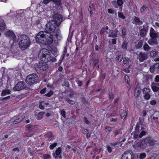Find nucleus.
<instances>
[{
    "label": "nucleus",
    "mask_w": 159,
    "mask_h": 159,
    "mask_svg": "<svg viewBox=\"0 0 159 159\" xmlns=\"http://www.w3.org/2000/svg\"><path fill=\"white\" fill-rule=\"evenodd\" d=\"M57 25L54 20H51L48 22L46 24L45 27V30L47 31L46 33H52L54 34V41H58L61 40L62 38L61 31L59 30H56L55 32H54L55 30Z\"/></svg>",
    "instance_id": "1"
},
{
    "label": "nucleus",
    "mask_w": 159,
    "mask_h": 159,
    "mask_svg": "<svg viewBox=\"0 0 159 159\" xmlns=\"http://www.w3.org/2000/svg\"><path fill=\"white\" fill-rule=\"evenodd\" d=\"M53 35L46 31H40L37 35L36 40L37 43L44 44H51L53 41Z\"/></svg>",
    "instance_id": "2"
},
{
    "label": "nucleus",
    "mask_w": 159,
    "mask_h": 159,
    "mask_svg": "<svg viewBox=\"0 0 159 159\" xmlns=\"http://www.w3.org/2000/svg\"><path fill=\"white\" fill-rule=\"evenodd\" d=\"M38 56L41 61L45 63L50 61L55 62L56 59L55 57H52L50 52L47 49H41L39 53Z\"/></svg>",
    "instance_id": "3"
},
{
    "label": "nucleus",
    "mask_w": 159,
    "mask_h": 159,
    "mask_svg": "<svg viewBox=\"0 0 159 159\" xmlns=\"http://www.w3.org/2000/svg\"><path fill=\"white\" fill-rule=\"evenodd\" d=\"M18 42L19 47L22 50L27 49L31 43L29 37L25 35H21L19 37Z\"/></svg>",
    "instance_id": "4"
},
{
    "label": "nucleus",
    "mask_w": 159,
    "mask_h": 159,
    "mask_svg": "<svg viewBox=\"0 0 159 159\" xmlns=\"http://www.w3.org/2000/svg\"><path fill=\"white\" fill-rule=\"evenodd\" d=\"M148 139L145 138L143 139L141 142L134 145L133 146L134 148L136 150H140L145 149L148 143Z\"/></svg>",
    "instance_id": "5"
},
{
    "label": "nucleus",
    "mask_w": 159,
    "mask_h": 159,
    "mask_svg": "<svg viewBox=\"0 0 159 159\" xmlns=\"http://www.w3.org/2000/svg\"><path fill=\"white\" fill-rule=\"evenodd\" d=\"M38 78V77L36 74H30L27 77L25 82L28 84H32L37 82Z\"/></svg>",
    "instance_id": "6"
},
{
    "label": "nucleus",
    "mask_w": 159,
    "mask_h": 159,
    "mask_svg": "<svg viewBox=\"0 0 159 159\" xmlns=\"http://www.w3.org/2000/svg\"><path fill=\"white\" fill-rule=\"evenodd\" d=\"M25 87V84L23 81L18 83L13 88L15 91H19L23 89Z\"/></svg>",
    "instance_id": "7"
},
{
    "label": "nucleus",
    "mask_w": 159,
    "mask_h": 159,
    "mask_svg": "<svg viewBox=\"0 0 159 159\" xmlns=\"http://www.w3.org/2000/svg\"><path fill=\"white\" fill-rule=\"evenodd\" d=\"M150 35L152 39H151L150 40H149L148 41V43L149 44H151L152 43H151V42H152V43H155L156 42V40L155 39H154V38L156 37L157 36V34L155 33V30L152 28H151L150 29Z\"/></svg>",
    "instance_id": "8"
},
{
    "label": "nucleus",
    "mask_w": 159,
    "mask_h": 159,
    "mask_svg": "<svg viewBox=\"0 0 159 159\" xmlns=\"http://www.w3.org/2000/svg\"><path fill=\"white\" fill-rule=\"evenodd\" d=\"M150 90L149 88H145L143 89V93L144 94V97L146 100H148L150 98Z\"/></svg>",
    "instance_id": "9"
},
{
    "label": "nucleus",
    "mask_w": 159,
    "mask_h": 159,
    "mask_svg": "<svg viewBox=\"0 0 159 159\" xmlns=\"http://www.w3.org/2000/svg\"><path fill=\"white\" fill-rule=\"evenodd\" d=\"M61 152V148L60 147H59L56 151L55 152L52 153L53 157L55 159H61V156L60 155Z\"/></svg>",
    "instance_id": "10"
},
{
    "label": "nucleus",
    "mask_w": 159,
    "mask_h": 159,
    "mask_svg": "<svg viewBox=\"0 0 159 159\" xmlns=\"http://www.w3.org/2000/svg\"><path fill=\"white\" fill-rule=\"evenodd\" d=\"M54 20L56 22L57 25H59L62 20V16L58 14H56L54 16Z\"/></svg>",
    "instance_id": "11"
},
{
    "label": "nucleus",
    "mask_w": 159,
    "mask_h": 159,
    "mask_svg": "<svg viewBox=\"0 0 159 159\" xmlns=\"http://www.w3.org/2000/svg\"><path fill=\"white\" fill-rule=\"evenodd\" d=\"M151 87L154 92H157L159 91V83H152Z\"/></svg>",
    "instance_id": "12"
},
{
    "label": "nucleus",
    "mask_w": 159,
    "mask_h": 159,
    "mask_svg": "<svg viewBox=\"0 0 159 159\" xmlns=\"http://www.w3.org/2000/svg\"><path fill=\"white\" fill-rule=\"evenodd\" d=\"M131 154L129 151H126L122 155V159H131Z\"/></svg>",
    "instance_id": "13"
},
{
    "label": "nucleus",
    "mask_w": 159,
    "mask_h": 159,
    "mask_svg": "<svg viewBox=\"0 0 159 159\" xmlns=\"http://www.w3.org/2000/svg\"><path fill=\"white\" fill-rule=\"evenodd\" d=\"M6 36H8L14 40L16 39V35L14 33L11 31H8L5 33Z\"/></svg>",
    "instance_id": "14"
},
{
    "label": "nucleus",
    "mask_w": 159,
    "mask_h": 159,
    "mask_svg": "<svg viewBox=\"0 0 159 159\" xmlns=\"http://www.w3.org/2000/svg\"><path fill=\"white\" fill-rule=\"evenodd\" d=\"M118 32V31L116 30H115L112 31H110L108 36L109 37H112L113 38L116 37L117 36V34Z\"/></svg>",
    "instance_id": "15"
},
{
    "label": "nucleus",
    "mask_w": 159,
    "mask_h": 159,
    "mask_svg": "<svg viewBox=\"0 0 159 159\" xmlns=\"http://www.w3.org/2000/svg\"><path fill=\"white\" fill-rule=\"evenodd\" d=\"M139 60L140 62H143L147 58V55L146 54L140 53L139 55Z\"/></svg>",
    "instance_id": "16"
},
{
    "label": "nucleus",
    "mask_w": 159,
    "mask_h": 159,
    "mask_svg": "<svg viewBox=\"0 0 159 159\" xmlns=\"http://www.w3.org/2000/svg\"><path fill=\"white\" fill-rule=\"evenodd\" d=\"M146 138L148 139V140H149V141H148V143L151 146L154 145H155L157 144L158 143L157 141H154L153 139L150 137H147Z\"/></svg>",
    "instance_id": "17"
},
{
    "label": "nucleus",
    "mask_w": 159,
    "mask_h": 159,
    "mask_svg": "<svg viewBox=\"0 0 159 159\" xmlns=\"http://www.w3.org/2000/svg\"><path fill=\"white\" fill-rule=\"evenodd\" d=\"M10 93L11 91L9 89H5L2 91L1 95L2 96H3L10 94Z\"/></svg>",
    "instance_id": "18"
},
{
    "label": "nucleus",
    "mask_w": 159,
    "mask_h": 159,
    "mask_svg": "<svg viewBox=\"0 0 159 159\" xmlns=\"http://www.w3.org/2000/svg\"><path fill=\"white\" fill-rule=\"evenodd\" d=\"M120 112L122 119H125L127 115V113L126 111L124 110H121L120 111Z\"/></svg>",
    "instance_id": "19"
},
{
    "label": "nucleus",
    "mask_w": 159,
    "mask_h": 159,
    "mask_svg": "<svg viewBox=\"0 0 159 159\" xmlns=\"http://www.w3.org/2000/svg\"><path fill=\"white\" fill-rule=\"evenodd\" d=\"M25 118L24 116H22L18 118V119H16L13 121V123L14 124H16L17 123L21 122Z\"/></svg>",
    "instance_id": "20"
},
{
    "label": "nucleus",
    "mask_w": 159,
    "mask_h": 159,
    "mask_svg": "<svg viewBox=\"0 0 159 159\" xmlns=\"http://www.w3.org/2000/svg\"><path fill=\"white\" fill-rule=\"evenodd\" d=\"M134 20L137 23L136 24L138 25H141L143 23L142 21L140 20L139 17L136 16L134 17Z\"/></svg>",
    "instance_id": "21"
},
{
    "label": "nucleus",
    "mask_w": 159,
    "mask_h": 159,
    "mask_svg": "<svg viewBox=\"0 0 159 159\" xmlns=\"http://www.w3.org/2000/svg\"><path fill=\"white\" fill-rule=\"evenodd\" d=\"M145 134L146 132L143 131H142L139 135L138 134H135L134 137L135 139L138 138V136H139V138H142L143 135H145Z\"/></svg>",
    "instance_id": "22"
},
{
    "label": "nucleus",
    "mask_w": 159,
    "mask_h": 159,
    "mask_svg": "<svg viewBox=\"0 0 159 159\" xmlns=\"http://www.w3.org/2000/svg\"><path fill=\"white\" fill-rule=\"evenodd\" d=\"M158 53V52H156L155 51H152L150 52V56L151 57H154L157 55Z\"/></svg>",
    "instance_id": "23"
},
{
    "label": "nucleus",
    "mask_w": 159,
    "mask_h": 159,
    "mask_svg": "<svg viewBox=\"0 0 159 159\" xmlns=\"http://www.w3.org/2000/svg\"><path fill=\"white\" fill-rule=\"evenodd\" d=\"M52 2L57 6H60L61 4V0H51Z\"/></svg>",
    "instance_id": "24"
},
{
    "label": "nucleus",
    "mask_w": 159,
    "mask_h": 159,
    "mask_svg": "<svg viewBox=\"0 0 159 159\" xmlns=\"http://www.w3.org/2000/svg\"><path fill=\"white\" fill-rule=\"evenodd\" d=\"M44 114V113L43 112H39L38 114V117H37V120H40L43 117Z\"/></svg>",
    "instance_id": "25"
},
{
    "label": "nucleus",
    "mask_w": 159,
    "mask_h": 159,
    "mask_svg": "<svg viewBox=\"0 0 159 159\" xmlns=\"http://www.w3.org/2000/svg\"><path fill=\"white\" fill-rule=\"evenodd\" d=\"M5 24L4 21L2 20L0 23V29L2 30L5 28Z\"/></svg>",
    "instance_id": "26"
},
{
    "label": "nucleus",
    "mask_w": 159,
    "mask_h": 159,
    "mask_svg": "<svg viewBox=\"0 0 159 159\" xmlns=\"http://www.w3.org/2000/svg\"><path fill=\"white\" fill-rule=\"evenodd\" d=\"M123 59V57L121 55L118 56L116 57V60L118 62H120Z\"/></svg>",
    "instance_id": "27"
},
{
    "label": "nucleus",
    "mask_w": 159,
    "mask_h": 159,
    "mask_svg": "<svg viewBox=\"0 0 159 159\" xmlns=\"http://www.w3.org/2000/svg\"><path fill=\"white\" fill-rule=\"evenodd\" d=\"M127 30L125 28H123L122 29L121 36L124 38L126 35Z\"/></svg>",
    "instance_id": "28"
},
{
    "label": "nucleus",
    "mask_w": 159,
    "mask_h": 159,
    "mask_svg": "<svg viewBox=\"0 0 159 159\" xmlns=\"http://www.w3.org/2000/svg\"><path fill=\"white\" fill-rule=\"evenodd\" d=\"M127 43L125 42H124L122 45V47L124 51H126L127 48Z\"/></svg>",
    "instance_id": "29"
},
{
    "label": "nucleus",
    "mask_w": 159,
    "mask_h": 159,
    "mask_svg": "<svg viewBox=\"0 0 159 159\" xmlns=\"http://www.w3.org/2000/svg\"><path fill=\"white\" fill-rule=\"evenodd\" d=\"M125 80L126 82H127V83L129 85V86H130V80L129 78V77L127 75H125Z\"/></svg>",
    "instance_id": "30"
},
{
    "label": "nucleus",
    "mask_w": 159,
    "mask_h": 159,
    "mask_svg": "<svg viewBox=\"0 0 159 159\" xmlns=\"http://www.w3.org/2000/svg\"><path fill=\"white\" fill-rule=\"evenodd\" d=\"M140 92V90L136 89L134 92V95L136 97H138Z\"/></svg>",
    "instance_id": "31"
},
{
    "label": "nucleus",
    "mask_w": 159,
    "mask_h": 159,
    "mask_svg": "<svg viewBox=\"0 0 159 159\" xmlns=\"http://www.w3.org/2000/svg\"><path fill=\"white\" fill-rule=\"evenodd\" d=\"M143 47L144 48V49L146 51H148L150 48V47L147 43L144 44V45L143 46Z\"/></svg>",
    "instance_id": "32"
},
{
    "label": "nucleus",
    "mask_w": 159,
    "mask_h": 159,
    "mask_svg": "<svg viewBox=\"0 0 159 159\" xmlns=\"http://www.w3.org/2000/svg\"><path fill=\"white\" fill-rule=\"evenodd\" d=\"M130 61V59L127 57H125L123 60V62L124 64L128 63Z\"/></svg>",
    "instance_id": "33"
},
{
    "label": "nucleus",
    "mask_w": 159,
    "mask_h": 159,
    "mask_svg": "<svg viewBox=\"0 0 159 159\" xmlns=\"http://www.w3.org/2000/svg\"><path fill=\"white\" fill-rule=\"evenodd\" d=\"M44 103V101H42L40 104L39 105V107L40 109L42 110H43L44 109V107L43 106V104Z\"/></svg>",
    "instance_id": "34"
},
{
    "label": "nucleus",
    "mask_w": 159,
    "mask_h": 159,
    "mask_svg": "<svg viewBox=\"0 0 159 159\" xmlns=\"http://www.w3.org/2000/svg\"><path fill=\"white\" fill-rule=\"evenodd\" d=\"M57 145V143H54L50 145V148L51 150L53 149Z\"/></svg>",
    "instance_id": "35"
},
{
    "label": "nucleus",
    "mask_w": 159,
    "mask_h": 159,
    "mask_svg": "<svg viewBox=\"0 0 159 159\" xmlns=\"http://www.w3.org/2000/svg\"><path fill=\"white\" fill-rule=\"evenodd\" d=\"M117 3L118 6H121L123 5V1L122 0H117Z\"/></svg>",
    "instance_id": "36"
},
{
    "label": "nucleus",
    "mask_w": 159,
    "mask_h": 159,
    "mask_svg": "<svg viewBox=\"0 0 159 159\" xmlns=\"http://www.w3.org/2000/svg\"><path fill=\"white\" fill-rule=\"evenodd\" d=\"M146 33V32L145 30H142V29H141L140 34L141 36L143 37L144 36L145 34Z\"/></svg>",
    "instance_id": "37"
},
{
    "label": "nucleus",
    "mask_w": 159,
    "mask_h": 159,
    "mask_svg": "<svg viewBox=\"0 0 159 159\" xmlns=\"http://www.w3.org/2000/svg\"><path fill=\"white\" fill-rule=\"evenodd\" d=\"M146 155L145 153H141L139 155V158L141 159H143L146 157Z\"/></svg>",
    "instance_id": "38"
},
{
    "label": "nucleus",
    "mask_w": 159,
    "mask_h": 159,
    "mask_svg": "<svg viewBox=\"0 0 159 159\" xmlns=\"http://www.w3.org/2000/svg\"><path fill=\"white\" fill-rule=\"evenodd\" d=\"M118 17L120 18H122L123 19H125V17L124 16L123 14L120 12H118Z\"/></svg>",
    "instance_id": "39"
},
{
    "label": "nucleus",
    "mask_w": 159,
    "mask_h": 159,
    "mask_svg": "<svg viewBox=\"0 0 159 159\" xmlns=\"http://www.w3.org/2000/svg\"><path fill=\"white\" fill-rule=\"evenodd\" d=\"M53 92L50 90L48 93L45 94V95L46 96L50 97L53 94Z\"/></svg>",
    "instance_id": "40"
},
{
    "label": "nucleus",
    "mask_w": 159,
    "mask_h": 159,
    "mask_svg": "<svg viewBox=\"0 0 159 159\" xmlns=\"http://www.w3.org/2000/svg\"><path fill=\"white\" fill-rule=\"evenodd\" d=\"M114 133L116 135L119 134H122V132L120 130H116L115 131Z\"/></svg>",
    "instance_id": "41"
},
{
    "label": "nucleus",
    "mask_w": 159,
    "mask_h": 159,
    "mask_svg": "<svg viewBox=\"0 0 159 159\" xmlns=\"http://www.w3.org/2000/svg\"><path fill=\"white\" fill-rule=\"evenodd\" d=\"M146 8V7H145L144 6H143L141 7L140 8V12H141V13L145 11Z\"/></svg>",
    "instance_id": "42"
},
{
    "label": "nucleus",
    "mask_w": 159,
    "mask_h": 159,
    "mask_svg": "<svg viewBox=\"0 0 159 159\" xmlns=\"http://www.w3.org/2000/svg\"><path fill=\"white\" fill-rule=\"evenodd\" d=\"M7 57V56L5 54L0 53V58L1 59H4Z\"/></svg>",
    "instance_id": "43"
},
{
    "label": "nucleus",
    "mask_w": 159,
    "mask_h": 159,
    "mask_svg": "<svg viewBox=\"0 0 159 159\" xmlns=\"http://www.w3.org/2000/svg\"><path fill=\"white\" fill-rule=\"evenodd\" d=\"M106 148L108 152L111 153L112 152V148L109 145L107 146Z\"/></svg>",
    "instance_id": "44"
},
{
    "label": "nucleus",
    "mask_w": 159,
    "mask_h": 159,
    "mask_svg": "<svg viewBox=\"0 0 159 159\" xmlns=\"http://www.w3.org/2000/svg\"><path fill=\"white\" fill-rule=\"evenodd\" d=\"M36 23L37 25V26L38 27L40 28L41 27V22L39 20H38L36 21Z\"/></svg>",
    "instance_id": "45"
},
{
    "label": "nucleus",
    "mask_w": 159,
    "mask_h": 159,
    "mask_svg": "<svg viewBox=\"0 0 159 159\" xmlns=\"http://www.w3.org/2000/svg\"><path fill=\"white\" fill-rule=\"evenodd\" d=\"M154 69L155 68L154 67V66L153 65L151 66L150 68V72L152 73H153L154 71Z\"/></svg>",
    "instance_id": "46"
},
{
    "label": "nucleus",
    "mask_w": 159,
    "mask_h": 159,
    "mask_svg": "<svg viewBox=\"0 0 159 159\" xmlns=\"http://www.w3.org/2000/svg\"><path fill=\"white\" fill-rule=\"evenodd\" d=\"M67 101L69 103L71 104H73L75 103V101L72 100H70L69 99H67Z\"/></svg>",
    "instance_id": "47"
},
{
    "label": "nucleus",
    "mask_w": 159,
    "mask_h": 159,
    "mask_svg": "<svg viewBox=\"0 0 159 159\" xmlns=\"http://www.w3.org/2000/svg\"><path fill=\"white\" fill-rule=\"evenodd\" d=\"M61 114L62 116L64 118L66 117V113L65 111L64 110H62L61 111Z\"/></svg>",
    "instance_id": "48"
},
{
    "label": "nucleus",
    "mask_w": 159,
    "mask_h": 159,
    "mask_svg": "<svg viewBox=\"0 0 159 159\" xmlns=\"http://www.w3.org/2000/svg\"><path fill=\"white\" fill-rule=\"evenodd\" d=\"M44 159H49L51 157V156L49 155L45 154L43 156Z\"/></svg>",
    "instance_id": "49"
},
{
    "label": "nucleus",
    "mask_w": 159,
    "mask_h": 159,
    "mask_svg": "<svg viewBox=\"0 0 159 159\" xmlns=\"http://www.w3.org/2000/svg\"><path fill=\"white\" fill-rule=\"evenodd\" d=\"M155 81L157 83L159 82V75H157L156 76Z\"/></svg>",
    "instance_id": "50"
},
{
    "label": "nucleus",
    "mask_w": 159,
    "mask_h": 159,
    "mask_svg": "<svg viewBox=\"0 0 159 159\" xmlns=\"http://www.w3.org/2000/svg\"><path fill=\"white\" fill-rule=\"evenodd\" d=\"M155 69L159 68V62L156 63L154 65H153Z\"/></svg>",
    "instance_id": "51"
},
{
    "label": "nucleus",
    "mask_w": 159,
    "mask_h": 159,
    "mask_svg": "<svg viewBox=\"0 0 159 159\" xmlns=\"http://www.w3.org/2000/svg\"><path fill=\"white\" fill-rule=\"evenodd\" d=\"M150 104L152 105H154L156 103V101L154 100H152L150 101Z\"/></svg>",
    "instance_id": "52"
},
{
    "label": "nucleus",
    "mask_w": 159,
    "mask_h": 159,
    "mask_svg": "<svg viewBox=\"0 0 159 159\" xmlns=\"http://www.w3.org/2000/svg\"><path fill=\"white\" fill-rule=\"evenodd\" d=\"M26 128L27 130H30L31 129V126L29 125H28L26 126Z\"/></svg>",
    "instance_id": "53"
},
{
    "label": "nucleus",
    "mask_w": 159,
    "mask_h": 159,
    "mask_svg": "<svg viewBox=\"0 0 159 159\" xmlns=\"http://www.w3.org/2000/svg\"><path fill=\"white\" fill-rule=\"evenodd\" d=\"M51 0H43V3L46 4L48 3Z\"/></svg>",
    "instance_id": "54"
},
{
    "label": "nucleus",
    "mask_w": 159,
    "mask_h": 159,
    "mask_svg": "<svg viewBox=\"0 0 159 159\" xmlns=\"http://www.w3.org/2000/svg\"><path fill=\"white\" fill-rule=\"evenodd\" d=\"M84 121L87 124H89V122L87 120V118L86 117H84Z\"/></svg>",
    "instance_id": "55"
},
{
    "label": "nucleus",
    "mask_w": 159,
    "mask_h": 159,
    "mask_svg": "<svg viewBox=\"0 0 159 159\" xmlns=\"http://www.w3.org/2000/svg\"><path fill=\"white\" fill-rule=\"evenodd\" d=\"M107 11L109 13L112 14L114 13V11L113 9H108Z\"/></svg>",
    "instance_id": "56"
},
{
    "label": "nucleus",
    "mask_w": 159,
    "mask_h": 159,
    "mask_svg": "<svg viewBox=\"0 0 159 159\" xmlns=\"http://www.w3.org/2000/svg\"><path fill=\"white\" fill-rule=\"evenodd\" d=\"M105 129H107L109 132L111 131L112 129L111 127L108 126H106L105 127Z\"/></svg>",
    "instance_id": "57"
},
{
    "label": "nucleus",
    "mask_w": 159,
    "mask_h": 159,
    "mask_svg": "<svg viewBox=\"0 0 159 159\" xmlns=\"http://www.w3.org/2000/svg\"><path fill=\"white\" fill-rule=\"evenodd\" d=\"M46 88H44L40 92V93H44L46 91Z\"/></svg>",
    "instance_id": "58"
},
{
    "label": "nucleus",
    "mask_w": 159,
    "mask_h": 159,
    "mask_svg": "<svg viewBox=\"0 0 159 159\" xmlns=\"http://www.w3.org/2000/svg\"><path fill=\"white\" fill-rule=\"evenodd\" d=\"M143 45V43L142 42L140 41L139 42L138 44V46L139 48H140L142 47Z\"/></svg>",
    "instance_id": "59"
},
{
    "label": "nucleus",
    "mask_w": 159,
    "mask_h": 159,
    "mask_svg": "<svg viewBox=\"0 0 159 159\" xmlns=\"http://www.w3.org/2000/svg\"><path fill=\"white\" fill-rule=\"evenodd\" d=\"M154 26L156 28H159V23L157 22H156Z\"/></svg>",
    "instance_id": "60"
},
{
    "label": "nucleus",
    "mask_w": 159,
    "mask_h": 159,
    "mask_svg": "<svg viewBox=\"0 0 159 159\" xmlns=\"http://www.w3.org/2000/svg\"><path fill=\"white\" fill-rule=\"evenodd\" d=\"M82 132L84 134H86V133H87V132H88V130L86 129H84L82 130Z\"/></svg>",
    "instance_id": "61"
},
{
    "label": "nucleus",
    "mask_w": 159,
    "mask_h": 159,
    "mask_svg": "<svg viewBox=\"0 0 159 159\" xmlns=\"http://www.w3.org/2000/svg\"><path fill=\"white\" fill-rule=\"evenodd\" d=\"M123 70L126 73H129V70L128 68L124 69Z\"/></svg>",
    "instance_id": "62"
},
{
    "label": "nucleus",
    "mask_w": 159,
    "mask_h": 159,
    "mask_svg": "<svg viewBox=\"0 0 159 159\" xmlns=\"http://www.w3.org/2000/svg\"><path fill=\"white\" fill-rule=\"evenodd\" d=\"M116 43V39H112V43L113 44H115Z\"/></svg>",
    "instance_id": "63"
},
{
    "label": "nucleus",
    "mask_w": 159,
    "mask_h": 159,
    "mask_svg": "<svg viewBox=\"0 0 159 159\" xmlns=\"http://www.w3.org/2000/svg\"><path fill=\"white\" fill-rule=\"evenodd\" d=\"M143 116H145L147 115V112L145 110H144L143 111Z\"/></svg>",
    "instance_id": "64"
}]
</instances>
